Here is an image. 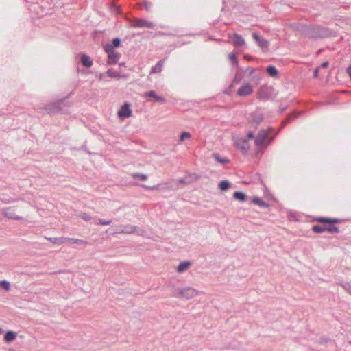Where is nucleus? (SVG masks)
<instances>
[{
	"instance_id": "20e7f679",
	"label": "nucleus",
	"mask_w": 351,
	"mask_h": 351,
	"mask_svg": "<svg viewBox=\"0 0 351 351\" xmlns=\"http://www.w3.org/2000/svg\"><path fill=\"white\" fill-rule=\"evenodd\" d=\"M180 296L186 299L193 298L198 295V291L191 287H186L179 291Z\"/></svg>"
},
{
	"instance_id": "6e6552de",
	"label": "nucleus",
	"mask_w": 351,
	"mask_h": 351,
	"mask_svg": "<svg viewBox=\"0 0 351 351\" xmlns=\"http://www.w3.org/2000/svg\"><path fill=\"white\" fill-rule=\"evenodd\" d=\"M228 37L232 40L235 47H241L245 44V39L238 34H229Z\"/></svg>"
},
{
	"instance_id": "1a4fd4ad",
	"label": "nucleus",
	"mask_w": 351,
	"mask_h": 351,
	"mask_svg": "<svg viewBox=\"0 0 351 351\" xmlns=\"http://www.w3.org/2000/svg\"><path fill=\"white\" fill-rule=\"evenodd\" d=\"M144 97H150L154 99L155 101L158 102L160 104H164L165 102V99L163 96L158 95L154 90H150L149 92L145 93Z\"/></svg>"
},
{
	"instance_id": "2f4dec72",
	"label": "nucleus",
	"mask_w": 351,
	"mask_h": 351,
	"mask_svg": "<svg viewBox=\"0 0 351 351\" xmlns=\"http://www.w3.org/2000/svg\"><path fill=\"white\" fill-rule=\"evenodd\" d=\"M112 223L111 220H104L101 219H99V223L101 226L110 225Z\"/></svg>"
},
{
	"instance_id": "4468645a",
	"label": "nucleus",
	"mask_w": 351,
	"mask_h": 351,
	"mask_svg": "<svg viewBox=\"0 0 351 351\" xmlns=\"http://www.w3.org/2000/svg\"><path fill=\"white\" fill-rule=\"evenodd\" d=\"M82 63L84 66L86 67H90L93 64V62L90 60V57L84 54L82 56Z\"/></svg>"
},
{
	"instance_id": "39448f33",
	"label": "nucleus",
	"mask_w": 351,
	"mask_h": 351,
	"mask_svg": "<svg viewBox=\"0 0 351 351\" xmlns=\"http://www.w3.org/2000/svg\"><path fill=\"white\" fill-rule=\"evenodd\" d=\"M253 93V86L250 83H244L237 90V95L240 97H245Z\"/></svg>"
},
{
	"instance_id": "c9c22d12",
	"label": "nucleus",
	"mask_w": 351,
	"mask_h": 351,
	"mask_svg": "<svg viewBox=\"0 0 351 351\" xmlns=\"http://www.w3.org/2000/svg\"><path fill=\"white\" fill-rule=\"evenodd\" d=\"M347 73L351 77V66H348L347 69Z\"/></svg>"
},
{
	"instance_id": "f03ea898",
	"label": "nucleus",
	"mask_w": 351,
	"mask_h": 351,
	"mask_svg": "<svg viewBox=\"0 0 351 351\" xmlns=\"http://www.w3.org/2000/svg\"><path fill=\"white\" fill-rule=\"evenodd\" d=\"M269 139V132L267 130H261L255 138V145L258 148L265 147L270 143Z\"/></svg>"
},
{
	"instance_id": "e433bc0d",
	"label": "nucleus",
	"mask_w": 351,
	"mask_h": 351,
	"mask_svg": "<svg viewBox=\"0 0 351 351\" xmlns=\"http://www.w3.org/2000/svg\"><path fill=\"white\" fill-rule=\"evenodd\" d=\"M318 69H316L314 72V75L316 77L317 76Z\"/></svg>"
},
{
	"instance_id": "7ed1b4c3",
	"label": "nucleus",
	"mask_w": 351,
	"mask_h": 351,
	"mask_svg": "<svg viewBox=\"0 0 351 351\" xmlns=\"http://www.w3.org/2000/svg\"><path fill=\"white\" fill-rule=\"evenodd\" d=\"M104 49H105L106 52L108 53V63L109 64H115L117 62V60H119V56L117 52H115L113 50V46L106 45Z\"/></svg>"
},
{
	"instance_id": "58836bf2",
	"label": "nucleus",
	"mask_w": 351,
	"mask_h": 351,
	"mask_svg": "<svg viewBox=\"0 0 351 351\" xmlns=\"http://www.w3.org/2000/svg\"><path fill=\"white\" fill-rule=\"evenodd\" d=\"M3 332V330L0 328V334Z\"/></svg>"
},
{
	"instance_id": "2eb2a0df",
	"label": "nucleus",
	"mask_w": 351,
	"mask_h": 351,
	"mask_svg": "<svg viewBox=\"0 0 351 351\" xmlns=\"http://www.w3.org/2000/svg\"><path fill=\"white\" fill-rule=\"evenodd\" d=\"M66 244H86V242L83 240L74 239V238H66Z\"/></svg>"
},
{
	"instance_id": "f8f14e48",
	"label": "nucleus",
	"mask_w": 351,
	"mask_h": 351,
	"mask_svg": "<svg viewBox=\"0 0 351 351\" xmlns=\"http://www.w3.org/2000/svg\"><path fill=\"white\" fill-rule=\"evenodd\" d=\"M16 338V333L12 330H8L4 335V341L6 343H10Z\"/></svg>"
},
{
	"instance_id": "4c0bfd02",
	"label": "nucleus",
	"mask_w": 351,
	"mask_h": 351,
	"mask_svg": "<svg viewBox=\"0 0 351 351\" xmlns=\"http://www.w3.org/2000/svg\"><path fill=\"white\" fill-rule=\"evenodd\" d=\"M134 231V229L132 228V230H130V231H128L127 232L128 233H131V232H133Z\"/></svg>"
},
{
	"instance_id": "cd10ccee",
	"label": "nucleus",
	"mask_w": 351,
	"mask_h": 351,
	"mask_svg": "<svg viewBox=\"0 0 351 351\" xmlns=\"http://www.w3.org/2000/svg\"><path fill=\"white\" fill-rule=\"evenodd\" d=\"M132 177L134 178H139L141 180H146L147 179V176L146 175L140 174V173H134V174H132Z\"/></svg>"
},
{
	"instance_id": "a19ab883",
	"label": "nucleus",
	"mask_w": 351,
	"mask_h": 351,
	"mask_svg": "<svg viewBox=\"0 0 351 351\" xmlns=\"http://www.w3.org/2000/svg\"><path fill=\"white\" fill-rule=\"evenodd\" d=\"M99 79H100V80H101V79H102V75H100Z\"/></svg>"
},
{
	"instance_id": "473e14b6",
	"label": "nucleus",
	"mask_w": 351,
	"mask_h": 351,
	"mask_svg": "<svg viewBox=\"0 0 351 351\" xmlns=\"http://www.w3.org/2000/svg\"><path fill=\"white\" fill-rule=\"evenodd\" d=\"M343 287L348 292L351 293V285L350 284H346Z\"/></svg>"
},
{
	"instance_id": "5701e85b",
	"label": "nucleus",
	"mask_w": 351,
	"mask_h": 351,
	"mask_svg": "<svg viewBox=\"0 0 351 351\" xmlns=\"http://www.w3.org/2000/svg\"><path fill=\"white\" fill-rule=\"evenodd\" d=\"M65 240V237L49 239L50 241H51L53 243L58 245L66 244Z\"/></svg>"
},
{
	"instance_id": "ea45409f",
	"label": "nucleus",
	"mask_w": 351,
	"mask_h": 351,
	"mask_svg": "<svg viewBox=\"0 0 351 351\" xmlns=\"http://www.w3.org/2000/svg\"><path fill=\"white\" fill-rule=\"evenodd\" d=\"M118 232L119 233H123L124 232L123 231H119Z\"/></svg>"
},
{
	"instance_id": "c756f323",
	"label": "nucleus",
	"mask_w": 351,
	"mask_h": 351,
	"mask_svg": "<svg viewBox=\"0 0 351 351\" xmlns=\"http://www.w3.org/2000/svg\"><path fill=\"white\" fill-rule=\"evenodd\" d=\"M120 40L119 38H114L112 40V44H108L107 45H112L113 46V49L114 47H118L120 45Z\"/></svg>"
},
{
	"instance_id": "412c9836",
	"label": "nucleus",
	"mask_w": 351,
	"mask_h": 351,
	"mask_svg": "<svg viewBox=\"0 0 351 351\" xmlns=\"http://www.w3.org/2000/svg\"><path fill=\"white\" fill-rule=\"evenodd\" d=\"M312 230L315 233H321L326 231V225L321 226H313L312 227Z\"/></svg>"
},
{
	"instance_id": "9d476101",
	"label": "nucleus",
	"mask_w": 351,
	"mask_h": 351,
	"mask_svg": "<svg viewBox=\"0 0 351 351\" xmlns=\"http://www.w3.org/2000/svg\"><path fill=\"white\" fill-rule=\"evenodd\" d=\"M252 37L263 50H266L267 49L269 44L265 38L259 36L257 33H254L252 34Z\"/></svg>"
},
{
	"instance_id": "f704fd0d",
	"label": "nucleus",
	"mask_w": 351,
	"mask_h": 351,
	"mask_svg": "<svg viewBox=\"0 0 351 351\" xmlns=\"http://www.w3.org/2000/svg\"><path fill=\"white\" fill-rule=\"evenodd\" d=\"M328 66V62H324L322 64V67L323 68H326Z\"/></svg>"
},
{
	"instance_id": "f3484780",
	"label": "nucleus",
	"mask_w": 351,
	"mask_h": 351,
	"mask_svg": "<svg viewBox=\"0 0 351 351\" xmlns=\"http://www.w3.org/2000/svg\"><path fill=\"white\" fill-rule=\"evenodd\" d=\"M234 198L240 201V202H245L246 200V196L245 195L240 191L234 192L233 194Z\"/></svg>"
},
{
	"instance_id": "6ab92c4d",
	"label": "nucleus",
	"mask_w": 351,
	"mask_h": 351,
	"mask_svg": "<svg viewBox=\"0 0 351 351\" xmlns=\"http://www.w3.org/2000/svg\"><path fill=\"white\" fill-rule=\"evenodd\" d=\"M190 266L189 262H182L178 266L177 271L178 272H183L186 271Z\"/></svg>"
},
{
	"instance_id": "a878e982",
	"label": "nucleus",
	"mask_w": 351,
	"mask_h": 351,
	"mask_svg": "<svg viewBox=\"0 0 351 351\" xmlns=\"http://www.w3.org/2000/svg\"><path fill=\"white\" fill-rule=\"evenodd\" d=\"M0 287L3 289L8 291L10 289V285L9 282L6 280H1L0 281Z\"/></svg>"
},
{
	"instance_id": "bb28decb",
	"label": "nucleus",
	"mask_w": 351,
	"mask_h": 351,
	"mask_svg": "<svg viewBox=\"0 0 351 351\" xmlns=\"http://www.w3.org/2000/svg\"><path fill=\"white\" fill-rule=\"evenodd\" d=\"M79 217L82 219L83 220L86 221H89L91 220L92 219V217L88 214V213H82L79 215Z\"/></svg>"
},
{
	"instance_id": "ddd939ff",
	"label": "nucleus",
	"mask_w": 351,
	"mask_h": 351,
	"mask_svg": "<svg viewBox=\"0 0 351 351\" xmlns=\"http://www.w3.org/2000/svg\"><path fill=\"white\" fill-rule=\"evenodd\" d=\"M266 71L269 76L274 77H277L278 74V71L277 69L274 66H272V65L267 66L266 69Z\"/></svg>"
},
{
	"instance_id": "423d86ee",
	"label": "nucleus",
	"mask_w": 351,
	"mask_h": 351,
	"mask_svg": "<svg viewBox=\"0 0 351 351\" xmlns=\"http://www.w3.org/2000/svg\"><path fill=\"white\" fill-rule=\"evenodd\" d=\"M118 116L121 118H128L132 116V110L129 104H125L118 112Z\"/></svg>"
},
{
	"instance_id": "4be33fe9",
	"label": "nucleus",
	"mask_w": 351,
	"mask_h": 351,
	"mask_svg": "<svg viewBox=\"0 0 351 351\" xmlns=\"http://www.w3.org/2000/svg\"><path fill=\"white\" fill-rule=\"evenodd\" d=\"M106 75L112 78L119 79L120 77L119 73L113 69H108L106 72Z\"/></svg>"
},
{
	"instance_id": "9b49d317",
	"label": "nucleus",
	"mask_w": 351,
	"mask_h": 351,
	"mask_svg": "<svg viewBox=\"0 0 351 351\" xmlns=\"http://www.w3.org/2000/svg\"><path fill=\"white\" fill-rule=\"evenodd\" d=\"M250 118V123L252 125H258L259 124L263 119V115L261 113L258 112H255L252 113Z\"/></svg>"
},
{
	"instance_id": "a211bd4d",
	"label": "nucleus",
	"mask_w": 351,
	"mask_h": 351,
	"mask_svg": "<svg viewBox=\"0 0 351 351\" xmlns=\"http://www.w3.org/2000/svg\"><path fill=\"white\" fill-rule=\"evenodd\" d=\"M252 202L261 207L265 208L267 207V204L261 198L258 197H254L252 199Z\"/></svg>"
},
{
	"instance_id": "aec40b11",
	"label": "nucleus",
	"mask_w": 351,
	"mask_h": 351,
	"mask_svg": "<svg viewBox=\"0 0 351 351\" xmlns=\"http://www.w3.org/2000/svg\"><path fill=\"white\" fill-rule=\"evenodd\" d=\"M163 66V61L158 62L154 67L152 69V73H160Z\"/></svg>"
},
{
	"instance_id": "72a5a7b5",
	"label": "nucleus",
	"mask_w": 351,
	"mask_h": 351,
	"mask_svg": "<svg viewBox=\"0 0 351 351\" xmlns=\"http://www.w3.org/2000/svg\"><path fill=\"white\" fill-rule=\"evenodd\" d=\"M247 138L249 140H251L252 138H254V134L252 132H249L248 134H247Z\"/></svg>"
},
{
	"instance_id": "dca6fc26",
	"label": "nucleus",
	"mask_w": 351,
	"mask_h": 351,
	"mask_svg": "<svg viewBox=\"0 0 351 351\" xmlns=\"http://www.w3.org/2000/svg\"><path fill=\"white\" fill-rule=\"evenodd\" d=\"M238 147L242 150L247 151L249 149V145L245 140H241L237 143Z\"/></svg>"
},
{
	"instance_id": "7c9ffc66",
	"label": "nucleus",
	"mask_w": 351,
	"mask_h": 351,
	"mask_svg": "<svg viewBox=\"0 0 351 351\" xmlns=\"http://www.w3.org/2000/svg\"><path fill=\"white\" fill-rule=\"evenodd\" d=\"M228 58H229L230 60L233 64H237V57H236L235 54H234V53H230V54H229Z\"/></svg>"
},
{
	"instance_id": "f257e3e1",
	"label": "nucleus",
	"mask_w": 351,
	"mask_h": 351,
	"mask_svg": "<svg viewBox=\"0 0 351 351\" xmlns=\"http://www.w3.org/2000/svg\"><path fill=\"white\" fill-rule=\"evenodd\" d=\"M316 220L319 223H325L328 224L326 226L327 232L330 233H337L339 232V228L335 226L333 224L339 223L341 221L340 219L337 218L319 217Z\"/></svg>"
},
{
	"instance_id": "0eeeda50",
	"label": "nucleus",
	"mask_w": 351,
	"mask_h": 351,
	"mask_svg": "<svg viewBox=\"0 0 351 351\" xmlns=\"http://www.w3.org/2000/svg\"><path fill=\"white\" fill-rule=\"evenodd\" d=\"M132 27H147V28H152L153 27V23L152 22L147 21L144 19H136L133 21L132 24Z\"/></svg>"
},
{
	"instance_id": "c85d7f7f",
	"label": "nucleus",
	"mask_w": 351,
	"mask_h": 351,
	"mask_svg": "<svg viewBox=\"0 0 351 351\" xmlns=\"http://www.w3.org/2000/svg\"><path fill=\"white\" fill-rule=\"evenodd\" d=\"M214 157H215V160L217 162H220L221 164H225V163L228 162V159H226V158H220L219 156L217 154H215Z\"/></svg>"
},
{
	"instance_id": "393cba45",
	"label": "nucleus",
	"mask_w": 351,
	"mask_h": 351,
	"mask_svg": "<svg viewBox=\"0 0 351 351\" xmlns=\"http://www.w3.org/2000/svg\"><path fill=\"white\" fill-rule=\"evenodd\" d=\"M191 138V135L188 132H183L181 133L180 136V141L182 142L186 139H190Z\"/></svg>"
},
{
	"instance_id": "b1692460",
	"label": "nucleus",
	"mask_w": 351,
	"mask_h": 351,
	"mask_svg": "<svg viewBox=\"0 0 351 351\" xmlns=\"http://www.w3.org/2000/svg\"><path fill=\"white\" fill-rule=\"evenodd\" d=\"M219 188L221 191H226L230 188V182L227 180H223L219 184Z\"/></svg>"
}]
</instances>
